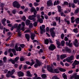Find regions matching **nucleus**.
Segmentation results:
<instances>
[{
	"instance_id": "f257e3e1",
	"label": "nucleus",
	"mask_w": 79,
	"mask_h": 79,
	"mask_svg": "<svg viewBox=\"0 0 79 79\" xmlns=\"http://www.w3.org/2000/svg\"><path fill=\"white\" fill-rule=\"evenodd\" d=\"M74 59V56H71L70 57H69L66 59V61L67 62H68L70 63H73V61H71L73 60Z\"/></svg>"
},
{
	"instance_id": "f03ea898",
	"label": "nucleus",
	"mask_w": 79,
	"mask_h": 79,
	"mask_svg": "<svg viewBox=\"0 0 79 79\" xmlns=\"http://www.w3.org/2000/svg\"><path fill=\"white\" fill-rule=\"evenodd\" d=\"M13 6L15 8H19L20 6V5L19 4V2L16 1H15L13 2Z\"/></svg>"
},
{
	"instance_id": "7ed1b4c3",
	"label": "nucleus",
	"mask_w": 79,
	"mask_h": 79,
	"mask_svg": "<svg viewBox=\"0 0 79 79\" xmlns=\"http://www.w3.org/2000/svg\"><path fill=\"white\" fill-rule=\"evenodd\" d=\"M21 24H19L18 26V27L17 28V32H19L18 33V36L19 37H21V32H19L20 31V27H21Z\"/></svg>"
},
{
	"instance_id": "20e7f679",
	"label": "nucleus",
	"mask_w": 79,
	"mask_h": 79,
	"mask_svg": "<svg viewBox=\"0 0 79 79\" xmlns=\"http://www.w3.org/2000/svg\"><path fill=\"white\" fill-rule=\"evenodd\" d=\"M36 17V16L35 15H32V16H29L28 18V19L30 20H33V21H36V19L35 18Z\"/></svg>"
},
{
	"instance_id": "39448f33",
	"label": "nucleus",
	"mask_w": 79,
	"mask_h": 79,
	"mask_svg": "<svg viewBox=\"0 0 79 79\" xmlns=\"http://www.w3.org/2000/svg\"><path fill=\"white\" fill-rule=\"evenodd\" d=\"M48 48L50 50L53 51V50H54L56 48V47L53 44H51L49 47Z\"/></svg>"
},
{
	"instance_id": "423d86ee",
	"label": "nucleus",
	"mask_w": 79,
	"mask_h": 79,
	"mask_svg": "<svg viewBox=\"0 0 79 79\" xmlns=\"http://www.w3.org/2000/svg\"><path fill=\"white\" fill-rule=\"evenodd\" d=\"M36 63L34 65L35 68H37L38 67V66H41V64L39 60L37 59H36Z\"/></svg>"
},
{
	"instance_id": "0eeeda50",
	"label": "nucleus",
	"mask_w": 79,
	"mask_h": 79,
	"mask_svg": "<svg viewBox=\"0 0 79 79\" xmlns=\"http://www.w3.org/2000/svg\"><path fill=\"white\" fill-rule=\"evenodd\" d=\"M47 6H53V2L52 0H49L47 2Z\"/></svg>"
},
{
	"instance_id": "6e6552de",
	"label": "nucleus",
	"mask_w": 79,
	"mask_h": 79,
	"mask_svg": "<svg viewBox=\"0 0 79 79\" xmlns=\"http://www.w3.org/2000/svg\"><path fill=\"white\" fill-rule=\"evenodd\" d=\"M79 64V61H77L76 60L74 61L73 63L72 64V66L73 67H72L73 69H74V68H75L76 67V64Z\"/></svg>"
},
{
	"instance_id": "1a4fd4ad",
	"label": "nucleus",
	"mask_w": 79,
	"mask_h": 79,
	"mask_svg": "<svg viewBox=\"0 0 79 79\" xmlns=\"http://www.w3.org/2000/svg\"><path fill=\"white\" fill-rule=\"evenodd\" d=\"M47 69L49 72L53 73H54V72L53 71V69L50 67V65H48L47 66Z\"/></svg>"
},
{
	"instance_id": "9d476101",
	"label": "nucleus",
	"mask_w": 79,
	"mask_h": 79,
	"mask_svg": "<svg viewBox=\"0 0 79 79\" xmlns=\"http://www.w3.org/2000/svg\"><path fill=\"white\" fill-rule=\"evenodd\" d=\"M15 48L17 52H18V51H19V52H21V50H22V48H21V47H19L18 48V45H16L15 46Z\"/></svg>"
},
{
	"instance_id": "9b49d317",
	"label": "nucleus",
	"mask_w": 79,
	"mask_h": 79,
	"mask_svg": "<svg viewBox=\"0 0 79 79\" xmlns=\"http://www.w3.org/2000/svg\"><path fill=\"white\" fill-rule=\"evenodd\" d=\"M18 74L19 77H23V76H24V73L21 71H20L18 72Z\"/></svg>"
},
{
	"instance_id": "f8f14e48",
	"label": "nucleus",
	"mask_w": 79,
	"mask_h": 79,
	"mask_svg": "<svg viewBox=\"0 0 79 79\" xmlns=\"http://www.w3.org/2000/svg\"><path fill=\"white\" fill-rule=\"evenodd\" d=\"M78 41H77V40L75 39V42H74L73 44L75 47H78Z\"/></svg>"
},
{
	"instance_id": "ddd939ff",
	"label": "nucleus",
	"mask_w": 79,
	"mask_h": 79,
	"mask_svg": "<svg viewBox=\"0 0 79 79\" xmlns=\"http://www.w3.org/2000/svg\"><path fill=\"white\" fill-rule=\"evenodd\" d=\"M64 5H69V8H70L71 7V3H68V2H64Z\"/></svg>"
},
{
	"instance_id": "4468645a",
	"label": "nucleus",
	"mask_w": 79,
	"mask_h": 79,
	"mask_svg": "<svg viewBox=\"0 0 79 79\" xmlns=\"http://www.w3.org/2000/svg\"><path fill=\"white\" fill-rule=\"evenodd\" d=\"M31 39L32 40H34V38L35 37V34L31 33Z\"/></svg>"
},
{
	"instance_id": "2eb2a0df",
	"label": "nucleus",
	"mask_w": 79,
	"mask_h": 79,
	"mask_svg": "<svg viewBox=\"0 0 79 79\" xmlns=\"http://www.w3.org/2000/svg\"><path fill=\"white\" fill-rule=\"evenodd\" d=\"M28 77H32V75L31 74V73L29 71H27V75Z\"/></svg>"
},
{
	"instance_id": "dca6fc26",
	"label": "nucleus",
	"mask_w": 79,
	"mask_h": 79,
	"mask_svg": "<svg viewBox=\"0 0 79 79\" xmlns=\"http://www.w3.org/2000/svg\"><path fill=\"white\" fill-rule=\"evenodd\" d=\"M6 19H3L2 21V23L4 26L6 25V24L5 23L6 22Z\"/></svg>"
},
{
	"instance_id": "f3484780",
	"label": "nucleus",
	"mask_w": 79,
	"mask_h": 79,
	"mask_svg": "<svg viewBox=\"0 0 79 79\" xmlns=\"http://www.w3.org/2000/svg\"><path fill=\"white\" fill-rule=\"evenodd\" d=\"M25 37L27 39V41H29V35L28 34H26L25 35Z\"/></svg>"
},
{
	"instance_id": "a211bd4d",
	"label": "nucleus",
	"mask_w": 79,
	"mask_h": 79,
	"mask_svg": "<svg viewBox=\"0 0 79 79\" xmlns=\"http://www.w3.org/2000/svg\"><path fill=\"white\" fill-rule=\"evenodd\" d=\"M34 75H35V77L33 78V79H40V77H37V75L36 74V73H35L34 74Z\"/></svg>"
},
{
	"instance_id": "6ab92c4d",
	"label": "nucleus",
	"mask_w": 79,
	"mask_h": 79,
	"mask_svg": "<svg viewBox=\"0 0 79 79\" xmlns=\"http://www.w3.org/2000/svg\"><path fill=\"white\" fill-rule=\"evenodd\" d=\"M59 4H60V2H59V0H57V1L56 2V1H55L54 3V6H55V5H59Z\"/></svg>"
},
{
	"instance_id": "aec40b11",
	"label": "nucleus",
	"mask_w": 79,
	"mask_h": 79,
	"mask_svg": "<svg viewBox=\"0 0 79 79\" xmlns=\"http://www.w3.org/2000/svg\"><path fill=\"white\" fill-rule=\"evenodd\" d=\"M45 27V25H43L42 26V27L40 26V31H43V30L44 29Z\"/></svg>"
},
{
	"instance_id": "412c9836",
	"label": "nucleus",
	"mask_w": 79,
	"mask_h": 79,
	"mask_svg": "<svg viewBox=\"0 0 79 79\" xmlns=\"http://www.w3.org/2000/svg\"><path fill=\"white\" fill-rule=\"evenodd\" d=\"M26 24L27 26H28L30 23V20L29 19H27L26 21Z\"/></svg>"
},
{
	"instance_id": "4be33fe9",
	"label": "nucleus",
	"mask_w": 79,
	"mask_h": 79,
	"mask_svg": "<svg viewBox=\"0 0 79 79\" xmlns=\"http://www.w3.org/2000/svg\"><path fill=\"white\" fill-rule=\"evenodd\" d=\"M49 43V40L47 39L44 40V44L46 45H48Z\"/></svg>"
},
{
	"instance_id": "5701e85b",
	"label": "nucleus",
	"mask_w": 79,
	"mask_h": 79,
	"mask_svg": "<svg viewBox=\"0 0 79 79\" xmlns=\"http://www.w3.org/2000/svg\"><path fill=\"white\" fill-rule=\"evenodd\" d=\"M66 54L62 55L60 56V59L61 60H63V59H64V58H66Z\"/></svg>"
},
{
	"instance_id": "b1692460",
	"label": "nucleus",
	"mask_w": 79,
	"mask_h": 79,
	"mask_svg": "<svg viewBox=\"0 0 79 79\" xmlns=\"http://www.w3.org/2000/svg\"><path fill=\"white\" fill-rule=\"evenodd\" d=\"M62 77L64 79H68L67 78V76L65 74V73H64L62 75Z\"/></svg>"
},
{
	"instance_id": "393cba45",
	"label": "nucleus",
	"mask_w": 79,
	"mask_h": 79,
	"mask_svg": "<svg viewBox=\"0 0 79 79\" xmlns=\"http://www.w3.org/2000/svg\"><path fill=\"white\" fill-rule=\"evenodd\" d=\"M65 50L66 52H69V53H70V52H71V49L68 48H65Z\"/></svg>"
},
{
	"instance_id": "a878e982",
	"label": "nucleus",
	"mask_w": 79,
	"mask_h": 79,
	"mask_svg": "<svg viewBox=\"0 0 79 79\" xmlns=\"http://www.w3.org/2000/svg\"><path fill=\"white\" fill-rule=\"evenodd\" d=\"M3 60L4 63H6L7 62V59L6 57L5 56L3 58Z\"/></svg>"
},
{
	"instance_id": "bb28decb",
	"label": "nucleus",
	"mask_w": 79,
	"mask_h": 79,
	"mask_svg": "<svg viewBox=\"0 0 79 79\" xmlns=\"http://www.w3.org/2000/svg\"><path fill=\"white\" fill-rule=\"evenodd\" d=\"M56 21H59V23H60V17H56Z\"/></svg>"
},
{
	"instance_id": "cd10ccee",
	"label": "nucleus",
	"mask_w": 79,
	"mask_h": 79,
	"mask_svg": "<svg viewBox=\"0 0 79 79\" xmlns=\"http://www.w3.org/2000/svg\"><path fill=\"white\" fill-rule=\"evenodd\" d=\"M35 10V8L32 7L30 11L31 12V13H33V12Z\"/></svg>"
},
{
	"instance_id": "c85d7f7f",
	"label": "nucleus",
	"mask_w": 79,
	"mask_h": 79,
	"mask_svg": "<svg viewBox=\"0 0 79 79\" xmlns=\"http://www.w3.org/2000/svg\"><path fill=\"white\" fill-rule=\"evenodd\" d=\"M31 63H30V65L31 66H32L33 64H35V62L34 61H33V60H31Z\"/></svg>"
},
{
	"instance_id": "c756f323",
	"label": "nucleus",
	"mask_w": 79,
	"mask_h": 79,
	"mask_svg": "<svg viewBox=\"0 0 79 79\" xmlns=\"http://www.w3.org/2000/svg\"><path fill=\"white\" fill-rule=\"evenodd\" d=\"M60 79L57 76H55L52 77V79Z\"/></svg>"
},
{
	"instance_id": "7c9ffc66",
	"label": "nucleus",
	"mask_w": 79,
	"mask_h": 79,
	"mask_svg": "<svg viewBox=\"0 0 79 79\" xmlns=\"http://www.w3.org/2000/svg\"><path fill=\"white\" fill-rule=\"evenodd\" d=\"M59 70L60 71H61L62 72H64L65 71H66V70H65V69H64L62 68L59 69Z\"/></svg>"
},
{
	"instance_id": "2f4dec72",
	"label": "nucleus",
	"mask_w": 79,
	"mask_h": 79,
	"mask_svg": "<svg viewBox=\"0 0 79 79\" xmlns=\"http://www.w3.org/2000/svg\"><path fill=\"white\" fill-rule=\"evenodd\" d=\"M10 61H11L12 63L13 64H15V60H13V59H11L10 60Z\"/></svg>"
},
{
	"instance_id": "473e14b6",
	"label": "nucleus",
	"mask_w": 79,
	"mask_h": 79,
	"mask_svg": "<svg viewBox=\"0 0 79 79\" xmlns=\"http://www.w3.org/2000/svg\"><path fill=\"white\" fill-rule=\"evenodd\" d=\"M19 57H15L14 59L15 61V62H16V61H18V60H19Z\"/></svg>"
},
{
	"instance_id": "72a5a7b5",
	"label": "nucleus",
	"mask_w": 79,
	"mask_h": 79,
	"mask_svg": "<svg viewBox=\"0 0 79 79\" xmlns=\"http://www.w3.org/2000/svg\"><path fill=\"white\" fill-rule=\"evenodd\" d=\"M18 26V23H15L13 26L14 28H16Z\"/></svg>"
},
{
	"instance_id": "f704fd0d",
	"label": "nucleus",
	"mask_w": 79,
	"mask_h": 79,
	"mask_svg": "<svg viewBox=\"0 0 79 79\" xmlns=\"http://www.w3.org/2000/svg\"><path fill=\"white\" fill-rule=\"evenodd\" d=\"M38 21H39L40 23H43V20L41 19H39Z\"/></svg>"
},
{
	"instance_id": "c9c22d12",
	"label": "nucleus",
	"mask_w": 79,
	"mask_h": 79,
	"mask_svg": "<svg viewBox=\"0 0 79 79\" xmlns=\"http://www.w3.org/2000/svg\"><path fill=\"white\" fill-rule=\"evenodd\" d=\"M64 21L65 22H66L67 23V24L69 25L70 24V22H69V21L68 20H67L65 19L64 20Z\"/></svg>"
},
{
	"instance_id": "e433bc0d",
	"label": "nucleus",
	"mask_w": 79,
	"mask_h": 79,
	"mask_svg": "<svg viewBox=\"0 0 79 79\" xmlns=\"http://www.w3.org/2000/svg\"><path fill=\"white\" fill-rule=\"evenodd\" d=\"M15 70L13 69L12 70L10 73V75H13V74H14V73H15Z\"/></svg>"
},
{
	"instance_id": "4c0bfd02",
	"label": "nucleus",
	"mask_w": 79,
	"mask_h": 79,
	"mask_svg": "<svg viewBox=\"0 0 79 79\" xmlns=\"http://www.w3.org/2000/svg\"><path fill=\"white\" fill-rule=\"evenodd\" d=\"M76 24H77L79 23V18H77L76 19Z\"/></svg>"
},
{
	"instance_id": "58836bf2",
	"label": "nucleus",
	"mask_w": 79,
	"mask_h": 79,
	"mask_svg": "<svg viewBox=\"0 0 79 79\" xmlns=\"http://www.w3.org/2000/svg\"><path fill=\"white\" fill-rule=\"evenodd\" d=\"M54 71L55 73H59V71L58 69H55L54 70Z\"/></svg>"
},
{
	"instance_id": "ea45409f",
	"label": "nucleus",
	"mask_w": 79,
	"mask_h": 79,
	"mask_svg": "<svg viewBox=\"0 0 79 79\" xmlns=\"http://www.w3.org/2000/svg\"><path fill=\"white\" fill-rule=\"evenodd\" d=\"M64 44H65V42H64V41L63 40L61 42V44L62 45V46H64Z\"/></svg>"
},
{
	"instance_id": "a19ab883",
	"label": "nucleus",
	"mask_w": 79,
	"mask_h": 79,
	"mask_svg": "<svg viewBox=\"0 0 79 79\" xmlns=\"http://www.w3.org/2000/svg\"><path fill=\"white\" fill-rule=\"evenodd\" d=\"M41 77L42 78H45L47 77V75L45 74H43L41 75Z\"/></svg>"
},
{
	"instance_id": "79ce46f5",
	"label": "nucleus",
	"mask_w": 79,
	"mask_h": 79,
	"mask_svg": "<svg viewBox=\"0 0 79 79\" xmlns=\"http://www.w3.org/2000/svg\"><path fill=\"white\" fill-rule=\"evenodd\" d=\"M79 13V9L77 8V9H76L75 11V14H76L77 13Z\"/></svg>"
},
{
	"instance_id": "37998d69",
	"label": "nucleus",
	"mask_w": 79,
	"mask_h": 79,
	"mask_svg": "<svg viewBox=\"0 0 79 79\" xmlns=\"http://www.w3.org/2000/svg\"><path fill=\"white\" fill-rule=\"evenodd\" d=\"M34 5L35 6H39V4L38 3L34 2Z\"/></svg>"
},
{
	"instance_id": "c03bdc74",
	"label": "nucleus",
	"mask_w": 79,
	"mask_h": 79,
	"mask_svg": "<svg viewBox=\"0 0 79 79\" xmlns=\"http://www.w3.org/2000/svg\"><path fill=\"white\" fill-rule=\"evenodd\" d=\"M77 28H76L73 30V31L74 32H75L76 33H77V32H78V31H77Z\"/></svg>"
},
{
	"instance_id": "a18cd8bd",
	"label": "nucleus",
	"mask_w": 79,
	"mask_h": 79,
	"mask_svg": "<svg viewBox=\"0 0 79 79\" xmlns=\"http://www.w3.org/2000/svg\"><path fill=\"white\" fill-rule=\"evenodd\" d=\"M68 46H69V47H73V43H69Z\"/></svg>"
},
{
	"instance_id": "49530a36",
	"label": "nucleus",
	"mask_w": 79,
	"mask_h": 79,
	"mask_svg": "<svg viewBox=\"0 0 79 79\" xmlns=\"http://www.w3.org/2000/svg\"><path fill=\"white\" fill-rule=\"evenodd\" d=\"M36 17L38 19H38H40V15L38 14L36 15Z\"/></svg>"
},
{
	"instance_id": "de8ad7c7",
	"label": "nucleus",
	"mask_w": 79,
	"mask_h": 79,
	"mask_svg": "<svg viewBox=\"0 0 79 79\" xmlns=\"http://www.w3.org/2000/svg\"><path fill=\"white\" fill-rule=\"evenodd\" d=\"M74 79H79V75H76L75 76Z\"/></svg>"
},
{
	"instance_id": "09e8293b",
	"label": "nucleus",
	"mask_w": 79,
	"mask_h": 79,
	"mask_svg": "<svg viewBox=\"0 0 79 79\" xmlns=\"http://www.w3.org/2000/svg\"><path fill=\"white\" fill-rule=\"evenodd\" d=\"M44 18L46 19H48V16L47 15H46V14H44Z\"/></svg>"
},
{
	"instance_id": "8fccbe9b",
	"label": "nucleus",
	"mask_w": 79,
	"mask_h": 79,
	"mask_svg": "<svg viewBox=\"0 0 79 79\" xmlns=\"http://www.w3.org/2000/svg\"><path fill=\"white\" fill-rule=\"evenodd\" d=\"M22 19L23 20V21H25L26 19V17H25V16H23L22 18Z\"/></svg>"
},
{
	"instance_id": "3c124183",
	"label": "nucleus",
	"mask_w": 79,
	"mask_h": 79,
	"mask_svg": "<svg viewBox=\"0 0 79 79\" xmlns=\"http://www.w3.org/2000/svg\"><path fill=\"white\" fill-rule=\"evenodd\" d=\"M51 34L52 36V37H54V36H55V32H54V31L53 32L51 33Z\"/></svg>"
},
{
	"instance_id": "603ef678",
	"label": "nucleus",
	"mask_w": 79,
	"mask_h": 79,
	"mask_svg": "<svg viewBox=\"0 0 79 79\" xmlns=\"http://www.w3.org/2000/svg\"><path fill=\"white\" fill-rule=\"evenodd\" d=\"M56 44H57L58 45V46H60L61 45V43L60 42V41H57L56 42Z\"/></svg>"
},
{
	"instance_id": "864d4df0",
	"label": "nucleus",
	"mask_w": 79,
	"mask_h": 79,
	"mask_svg": "<svg viewBox=\"0 0 79 79\" xmlns=\"http://www.w3.org/2000/svg\"><path fill=\"white\" fill-rule=\"evenodd\" d=\"M29 27H33V24L32 23H31L29 25Z\"/></svg>"
},
{
	"instance_id": "5fc2aeb1",
	"label": "nucleus",
	"mask_w": 79,
	"mask_h": 79,
	"mask_svg": "<svg viewBox=\"0 0 79 79\" xmlns=\"http://www.w3.org/2000/svg\"><path fill=\"white\" fill-rule=\"evenodd\" d=\"M24 32L25 33H27V32H31V31L29 30H27L25 31Z\"/></svg>"
},
{
	"instance_id": "6e6d98bb",
	"label": "nucleus",
	"mask_w": 79,
	"mask_h": 79,
	"mask_svg": "<svg viewBox=\"0 0 79 79\" xmlns=\"http://www.w3.org/2000/svg\"><path fill=\"white\" fill-rule=\"evenodd\" d=\"M58 11L60 13H61V12H63V10L62 9H60L58 10Z\"/></svg>"
},
{
	"instance_id": "4d7b16f0",
	"label": "nucleus",
	"mask_w": 79,
	"mask_h": 79,
	"mask_svg": "<svg viewBox=\"0 0 79 79\" xmlns=\"http://www.w3.org/2000/svg\"><path fill=\"white\" fill-rule=\"evenodd\" d=\"M61 37L62 39H63V38H64V34H62L61 35Z\"/></svg>"
},
{
	"instance_id": "13d9d810",
	"label": "nucleus",
	"mask_w": 79,
	"mask_h": 79,
	"mask_svg": "<svg viewBox=\"0 0 79 79\" xmlns=\"http://www.w3.org/2000/svg\"><path fill=\"white\" fill-rule=\"evenodd\" d=\"M33 13H34V15H35H35H37V12L36 9H35V10L33 12Z\"/></svg>"
},
{
	"instance_id": "bf43d9fd",
	"label": "nucleus",
	"mask_w": 79,
	"mask_h": 79,
	"mask_svg": "<svg viewBox=\"0 0 79 79\" xmlns=\"http://www.w3.org/2000/svg\"><path fill=\"white\" fill-rule=\"evenodd\" d=\"M50 32H51V33L53 32H54L53 29V28H51L50 30Z\"/></svg>"
},
{
	"instance_id": "052dcab7",
	"label": "nucleus",
	"mask_w": 79,
	"mask_h": 79,
	"mask_svg": "<svg viewBox=\"0 0 79 79\" xmlns=\"http://www.w3.org/2000/svg\"><path fill=\"white\" fill-rule=\"evenodd\" d=\"M64 40H65V41H67L68 40V37H67L65 36L64 37Z\"/></svg>"
},
{
	"instance_id": "680f3d73",
	"label": "nucleus",
	"mask_w": 79,
	"mask_h": 79,
	"mask_svg": "<svg viewBox=\"0 0 79 79\" xmlns=\"http://www.w3.org/2000/svg\"><path fill=\"white\" fill-rule=\"evenodd\" d=\"M4 5H5L4 4H2L0 2V6H1V7H2V8H3V7L4 6Z\"/></svg>"
},
{
	"instance_id": "e2e57ef3",
	"label": "nucleus",
	"mask_w": 79,
	"mask_h": 79,
	"mask_svg": "<svg viewBox=\"0 0 79 79\" xmlns=\"http://www.w3.org/2000/svg\"><path fill=\"white\" fill-rule=\"evenodd\" d=\"M78 0H73L74 2L76 4L78 2Z\"/></svg>"
},
{
	"instance_id": "0e129e2a",
	"label": "nucleus",
	"mask_w": 79,
	"mask_h": 79,
	"mask_svg": "<svg viewBox=\"0 0 79 79\" xmlns=\"http://www.w3.org/2000/svg\"><path fill=\"white\" fill-rule=\"evenodd\" d=\"M12 52L13 53H16V50H15V49L13 48L12 49Z\"/></svg>"
},
{
	"instance_id": "69168bd1",
	"label": "nucleus",
	"mask_w": 79,
	"mask_h": 79,
	"mask_svg": "<svg viewBox=\"0 0 79 79\" xmlns=\"http://www.w3.org/2000/svg\"><path fill=\"white\" fill-rule=\"evenodd\" d=\"M20 47H21V48H24V44H20Z\"/></svg>"
},
{
	"instance_id": "338daca9",
	"label": "nucleus",
	"mask_w": 79,
	"mask_h": 79,
	"mask_svg": "<svg viewBox=\"0 0 79 79\" xmlns=\"http://www.w3.org/2000/svg\"><path fill=\"white\" fill-rule=\"evenodd\" d=\"M37 23L36 22H35L33 23V26H37Z\"/></svg>"
},
{
	"instance_id": "774afa93",
	"label": "nucleus",
	"mask_w": 79,
	"mask_h": 79,
	"mask_svg": "<svg viewBox=\"0 0 79 79\" xmlns=\"http://www.w3.org/2000/svg\"><path fill=\"white\" fill-rule=\"evenodd\" d=\"M24 58L23 57H21L20 58V60L21 61H23L24 60Z\"/></svg>"
}]
</instances>
